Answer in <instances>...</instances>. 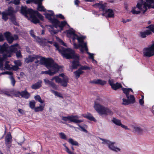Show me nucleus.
<instances>
[{
    "mask_svg": "<svg viewBox=\"0 0 154 154\" xmlns=\"http://www.w3.org/2000/svg\"><path fill=\"white\" fill-rule=\"evenodd\" d=\"M102 15L106 17L113 18L114 17V13L113 10L110 9H106L105 8Z\"/></svg>",
    "mask_w": 154,
    "mask_h": 154,
    "instance_id": "16",
    "label": "nucleus"
},
{
    "mask_svg": "<svg viewBox=\"0 0 154 154\" xmlns=\"http://www.w3.org/2000/svg\"><path fill=\"white\" fill-rule=\"evenodd\" d=\"M20 13L26 18H28L29 16L31 21L34 24L39 23V19L43 20V17L38 11L28 8L26 6L21 7Z\"/></svg>",
    "mask_w": 154,
    "mask_h": 154,
    "instance_id": "6",
    "label": "nucleus"
},
{
    "mask_svg": "<svg viewBox=\"0 0 154 154\" xmlns=\"http://www.w3.org/2000/svg\"><path fill=\"white\" fill-rule=\"evenodd\" d=\"M51 69H49L48 71H42V74H49L50 75H52L56 74L57 72L59 73L60 69L62 68H51Z\"/></svg>",
    "mask_w": 154,
    "mask_h": 154,
    "instance_id": "17",
    "label": "nucleus"
},
{
    "mask_svg": "<svg viewBox=\"0 0 154 154\" xmlns=\"http://www.w3.org/2000/svg\"><path fill=\"white\" fill-rule=\"evenodd\" d=\"M67 125L70 127L71 128H72V127H73L74 128H75V127L73 126L72 125H69V124H67Z\"/></svg>",
    "mask_w": 154,
    "mask_h": 154,
    "instance_id": "62",
    "label": "nucleus"
},
{
    "mask_svg": "<svg viewBox=\"0 0 154 154\" xmlns=\"http://www.w3.org/2000/svg\"><path fill=\"white\" fill-rule=\"evenodd\" d=\"M121 126L122 128L125 129L126 130H130V129L128 128L127 126H125V125H122V124L121 125Z\"/></svg>",
    "mask_w": 154,
    "mask_h": 154,
    "instance_id": "54",
    "label": "nucleus"
},
{
    "mask_svg": "<svg viewBox=\"0 0 154 154\" xmlns=\"http://www.w3.org/2000/svg\"><path fill=\"white\" fill-rule=\"evenodd\" d=\"M48 11L50 12V14L46 13L45 14L46 17L52 24V25L49 26L48 28L49 30L51 35H53L58 32V30L57 29V28L58 26L61 29H62L63 28L65 25L69 27V25L66 21H64L60 22L58 20L54 18V13L52 11L49 10Z\"/></svg>",
    "mask_w": 154,
    "mask_h": 154,
    "instance_id": "4",
    "label": "nucleus"
},
{
    "mask_svg": "<svg viewBox=\"0 0 154 154\" xmlns=\"http://www.w3.org/2000/svg\"><path fill=\"white\" fill-rule=\"evenodd\" d=\"M92 60V62L94 63H96V61L94 59V58L93 59V60Z\"/></svg>",
    "mask_w": 154,
    "mask_h": 154,
    "instance_id": "61",
    "label": "nucleus"
},
{
    "mask_svg": "<svg viewBox=\"0 0 154 154\" xmlns=\"http://www.w3.org/2000/svg\"><path fill=\"white\" fill-rule=\"evenodd\" d=\"M18 112L21 114H24V112L22 109H18Z\"/></svg>",
    "mask_w": 154,
    "mask_h": 154,
    "instance_id": "55",
    "label": "nucleus"
},
{
    "mask_svg": "<svg viewBox=\"0 0 154 154\" xmlns=\"http://www.w3.org/2000/svg\"><path fill=\"white\" fill-rule=\"evenodd\" d=\"M150 8L154 9V0H139L136 7L132 8L131 12L133 14H138L140 12L138 9L142 11L144 13L148 9Z\"/></svg>",
    "mask_w": 154,
    "mask_h": 154,
    "instance_id": "7",
    "label": "nucleus"
},
{
    "mask_svg": "<svg viewBox=\"0 0 154 154\" xmlns=\"http://www.w3.org/2000/svg\"><path fill=\"white\" fill-rule=\"evenodd\" d=\"M12 141H5V143L6 146L9 148H10L11 146Z\"/></svg>",
    "mask_w": 154,
    "mask_h": 154,
    "instance_id": "46",
    "label": "nucleus"
},
{
    "mask_svg": "<svg viewBox=\"0 0 154 154\" xmlns=\"http://www.w3.org/2000/svg\"><path fill=\"white\" fill-rule=\"evenodd\" d=\"M91 83L92 84H100L101 85H104L106 83V82L105 81L102 80L100 79H95L91 82Z\"/></svg>",
    "mask_w": 154,
    "mask_h": 154,
    "instance_id": "26",
    "label": "nucleus"
},
{
    "mask_svg": "<svg viewBox=\"0 0 154 154\" xmlns=\"http://www.w3.org/2000/svg\"><path fill=\"white\" fill-rule=\"evenodd\" d=\"M139 102L140 105H143L144 103V101L143 99H140L139 100Z\"/></svg>",
    "mask_w": 154,
    "mask_h": 154,
    "instance_id": "53",
    "label": "nucleus"
},
{
    "mask_svg": "<svg viewBox=\"0 0 154 154\" xmlns=\"http://www.w3.org/2000/svg\"><path fill=\"white\" fill-rule=\"evenodd\" d=\"M103 103L102 99H97L94 102V106L95 110L100 115H112L113 112L109 108L101 105Z\"/></svg>",
    "mask_w": 154,
    "mask_h": 154,
    "instance_id": "8",
    "label": "nucleus"
},
{
    "mask_svg": "<svg viewBox=\"0 0 154 154\" xmlns=\"http://www.w3.org/2000/svg\"><path fill=\"white\" fill-rule=\"evenodd\" d=\"M42 81L39 80L37 83L32 85L31 88L33 89H37L39 88L42 86Z\"/></svg>",
    "mask_w": 154,
    "mask_h": 154,
    "instance_id": "27",
    "label": "nucleus"
},
{
    "mask_svg": "<svg viewBox=\"0 0 154 154\" xmlns=\"http://www.w3.org/2000/svg\"><path fill=\"white\" fill-rule=\"evenodd\" d=\"M17 93L20 95L21 97L26 99L28 98L30 96V94L27 91L26 89H25L24 91L21 92L18 91Z\"/></svg>",
    "mask_w": 154,
    "mask_h": 154,
    "instance_id": "23",
    "label": "nucleus"
},
{
    "mask_svg": "<svg viewBox=\"0 0 154 154\" xmlns=\"http://www.w3.org/2000/svg\"><path fill=\"white\" fill-rule=\"evenodd\" d=\"M1 70H5V69L8 70V71H4L0 74V75L8 74L9 75V78L11 81V83L12 85L14 86L15 85L16 81L12 75L13 73L12 70L16 71L19 68H1Z\"/></svg>",
    "mask_w": 154,
    "mask_h": 154,
    "instance_id": "10",
    "label": "nucleus"
},
{
    "mask_svg": "<svg viewBox=\"0 0 154 154\" xmlns=\"http://www.w3.org/2000/svg\"><path fill=\"white\" fill-rule=\"evenodd\" d=\"M14 63L17 67L20 66L21 65V63L20 61L19 60L15 61H14Z\"/></svg>",
    "mask_w": 154,
    "mask_h": 154,
    "instance_id": "45",
    "label": "nucleus"
},
{
    "mask_svg": "<svg viewBox=\"0 0 154 154\" xmlns=\"http://www.w3.org/2000/svg\"><path fill=\"white\" fill-rule=\"evenodd\" d=\"M56 17L57 18H59L61 19H63L64 17L61 14H58L56 15Z\"/></svg>",
    "mask_w": 154,
    "mask_h": 154,
    "instance_id": "48",
    "label": "nucleus"
},
{
    "mask_svg": "<svg viewBox=\"0 0 154 154\" xmlns=\"http://www.w3.org/2000/svg\"><path fill=\"white\" fill-rule=\"evenodd\" d=\"M62 119L65 121L69 120V116L66 117L63 116L62 118Z\"/></svg>",
    "mask_w": 154,
    "mask_h": 154,
    "instance_id": "49",
    "label": "nucleus"
},
{
    "mask_svg": "<svg viewBox=\"0 0 154 154\" xmlns=\"http://www.w3.org/2000/svg\"><path fill=\"white\" fill-rule=\"evenodd\" d=\"M54 45L59 52L61 53L63 57L67 59L73 58L76 60V61H74L73 62L72 64L74 66L72 67H75V66H79V63L78 61L79 59V55L75 53L73 50L70 48H60L59 47L58 44L56 43H54Z\"/></svg>",
    "mask_w": 154,
    "mask_h": 154,
    "instance_id": "5",
    "label": "nucleus"
},
{
    "mask_svg": "<svg viewBox=\"0 0 154 154\" xmlns=\"http://www.w3.org/2000/svg\"><path fill=\"white\" fill-rule=\"evenodd\" d=\"M149 29L147 30L144 32H141L140 33V35L142 38H145L147 35L152 34V32L154 33V25H151L149 26L148 27Z\"/></svg>",
    "mask_w": 154,
    "mask_h": 154,
    "instance_id": "13",
    "label": "nucleus"
},
{
    "mask_svg": "<svg viewBox=\"0 0 154 154\" xmlns=\"http://www.w3.org/2000/svg\"><path fill=\"white\" fill-rule=\"evenodd\" d=\"M85 2H95L96 0H84Z\"/></svg>",
    "mask_w": 154,
    "mask_h": 154,
    "instance_id": "59",
    "label": "nucleus"
},
{
    "mask_svg": "<svg viewBox=\"0 0 154 154\" xmlns=\"http://www.w3.org/2000/svg\"><path fill=\"white\" fill-rule=\"evenodd\" d=\"M115 143L111 142L108 145V147L111 150L116 152L120 151L121 150L120 149L115 146L114 145Z\"/></svg>",
    "mask_w": 154,
    "mask_h": 154,
    "instance_id": "20",
    "label": "nucleus"
},
{
    "mask_svg": "<svg viewBox=\"0 0 154 154\" xmlns=\"http://www.w3.org/2000/svg\"><path fill=\"white\" fill-rule=\"evenodd\" d=\"M113 85H115L114 86V88L113 87H112V88L114 90H116L122 87L121 84L118 83L114 84Z\"/></svg>",
    "mask_w": 154,
    "mask_h": 154,
    "instance_id": "36",
    "label": "nucleus"
},
{
    "mask_svg": "<svg viewBox=\"0 0 154 154\" xmlns=\"http://www.w3.org/2000/svg\"><path fill=\"white\" fill-rule=\"evenodd\" d=\"M127 22H129L131 21V20L130 19H127L126 20Z\"/></svg>",
    "mask_w": 154,
    "mask_h": 154,
    "instance_id": "63",
    "label": "nucleus"
},
{
    "mask_svg": "<svg viewBox=\"0 0 154 154\" xmlns=\"http://www.w3.org/2000/svg\"><path fill=\"white\" fill-rule=\"evenodd\" d=\"M100 139L103 141V142L102 143V144H107L108 146V145L111 142V141H110L109 140H108L101 138H100Z\"/></svg>",
    "mask_w": 154,
    "mask_h": 154,
    "instance_id": "39",
    "label": "nucleus"
},
{
    "mask_svg": "<svg viewBox=\"0 0 154 154\" xmlns=\"http://www.w3.org/2000/svg\"><path fill=\"white\" fill-rule=\"evenodd\" d=\"M17 12V11H15L12 7H9L8 10H5L2 13V19L6 21L8 19V16H11L13 14H15Z\"/></svg>",
    "mask_w": 154,
    "mask_h": 154,
    "instance_id": "12",
    "label": "nucleus"
},
{
    "mask_svg": "<svg viewBox=\"0 0 154 154\" xmlns=\"http://www.w3.org/2000/svg\"><path fill=\"white\" fill-rule=\"evenodd\" d=\"M20 0H12L9 2V4L13 3L15 5H18L20 4Z\"/></svg>",
    "mask_w": 154,
    "mask_h": 154,
    "instance_id": "41",
    "label": "nucleus"
},
{
    "mask_svg": "<svg viewBox=\"0 0 154 154\" xmlns=\"http://www.w3.org/2000/svg\"><path fill=\"white\" fill-rule=\"evenodd\" d=\"M4 39V38L3 35L2 33H0V42L3 41Z\"/></svg>",
    "mask_w": 154,
    "mask_h": 154,
    "instance_id": "56",
    "label": "nucleus"
},
{
    "mask_svg": "<svg viewBox=\"0 0 154 154\" xmlns=\"http://www.w3.org/2000/svg\"><path fill=\"white\" fill-rule=\"evenodd\" d=\"M102 3L103 2L101 1L100 2L98 3H96L95 4L93 5L92 6L95 8H98L100 9H101L103 11L106 8V5L107 4L105 3L104 4H103Z\"/></svg>",
    "mask_w": 154,
    "mask_h": 154,
    "instance_id": "19",
    "label": "nucleus"
},
{
    "mask_svg": "<svg viewBox=\"0 0 154 154\" xmlns=\"http://www.w3.org/2000/svg\"><path fill=\"white\" fill-rule=\"evenodd\" d=\"M35 102L34 100L31 101L29 103V106L32 109H34L35 108Z\"/></svg>",
    "mask_w": 154,
    "mask_h": 154,
    "instance_id": "38",
    "label": "nucleus"
},
{
    "mask_svg": "<svg viewBox=\"0 0 154 154\" xmlns=\"http://www.w3.org/2000/svg\"><path fill=\"white\" fill-rule=\"evenodd\" d=\"M51 91L56 96H57L58 97H63L62 96L61 94H60L58 92L54 90H51Z\"/></svg>",
    "mask_w": 154,
    "mask_h": 154,
    "instance_id": "44",
    "label": "nucleus"
},
{
    "mask_svg": "<svg viewBox=\"0 0 154 154\" xmlns=\"http://www.w3.org/2000/svg\"><path fill=\"white\" fill-rule=\"evenodd\" d=\"M45 106V104L40 105L39 106L34 108V111L36 112H42L44 110Z\"/></svg>",
    "mask_w": 154,
    "mask_h": 154,
    "instance_id": "29",
    "label": "nucleus"
},
{
    "mask_svg": "<svg viewBox=\"0 0 154 154\" xmlns=\"http://www.w3.org/2000/svg\"><path fill=\"white\" fill-rule=\"evenodd\" d=\"M68 142L73 145L78 146L79 145V143L77 141L74 140L72 138L69 139L68 140Z\"/></svg>",
    "mask_w": 154,
    "mask_h": 154,
    "instance_id": "33",
    "label": "nucleus"
},
{
    "mask_svg": "<svg viewBox=\"0 0 154 154\" xmlns=\"http://www.w3.org/2000/svg\"><path fill=\"white\" fill-rule=\"evenodd\" d=\"M59 76L61 77L62 79H61L58 76H56L52 78L51 79V81L55 80L56 83H60L61 85L63 87H66L69 82V78L68 77L65 75L64 73L60 74Z\"/></svg>",
    "mask_w": 154,
    "mask_h": 154,
    "instance_id": "9",
    "label": "nucleus"
},
{
    "mask_svg": "<svg viewBox=\"0 0 154 154\" xmlns=\"http://www.w3.org/2000/svg\"><path fill=\"white\" fill-rule=\"evenodd\" d=\"M122 100H123V103H122V104L123 105H127L130 104V103H129V102L128 99L127 100L126 99L123 98L122 99Z\"/></svg>",
    "mask_w": 154,
    "mask_h": 154,
    "instance_id": "42",
    "label": "nucleus"
},
{
    "mask_svg": "<svg viewBox=\"0 0 154 154\" xmlns=\"http://www.w3.org/2000/svg\"><path fill=\"white\" fill-rule=\"evenodd\" d=\"M109 83L111 86V87H113L114 88V86L115 85H113L114 84L113 83V81L112 79H109Z\"/></svg>",
    "mask_w": 154,
    "mask_h": 154,
    "instance_id": "47",
    "label": "nucleus"
},
{
    "mask_svg": "<svg viewBox=\"0 0 154 154\" xmlns=\"http://www.w3.org/2000/svg\"><path fill=\"white\" fill-rule=\"evenodd\" d=\"M112 121L114 123L117 125L121 126L122 125L121 120L116 118H113Z\"/></svg>",
    "mask_w": 154,
    "mask_h": 154,
    "instance_id": "32",
    "label": "nucleus"
},
{
    "mask_svg": "<svg viewBox=\"0 0 154 154\" xmlns=\"http://www.w3.org/2000/svg\"><path fill=\"white\" fill-rule=\"evenodd\" d=\"M61 138L63 139L66 140V136L63 133H60L59 134Z\"/></svg>",
    "mask_w": 154,
    "mask_h": 154,
    "instance_id": "43",
    "label": "nucleus"
},
{
    "mask_svg": "<svg viewBox=\"0 0 154 154\" xmlns=\"http://www.w3.org/2000/svg\"><path fill=\"white\" fill-rule=\"evenodd\" d=\"M4 35L9 44L12 43L14 40H17L18 38L17 35H15L13 36L11 35V33L9 32H5Z\"/></svg>",
    "mask_w": 154,
    "mask_h": 154,
    "instance_id": "14",
    "label": "nucleus"
},
{
    "mask_svg": "<svg viewBox=\"0 0 154 154\" xmlns=\"http://www.w3.org/2000/svg\"><path fill=\"white\" fill-rule=\"evenodd\" d=\"M20 47L17 44H16L9 47L8 45L5 43L0 45V67H3L4 61L8 57L11 56L13 52L16 54L17 58H21L22 56L20 50Z\"/></svg>",
    "mask_w": 154,
    "mask_h": 154,
    "instance_id": "2",
    "label": "nucleus"
},
{
    "mask_svg": "<svg viewBox=\"0 0 154 154\" xmlns=\"http://www.w3.org/2000/svg\"><path fill=\"white\" fill-rule=\"evenodd\" d=\"M34 65L38 66L39 65H44L47 67H60L55 63L53 59L50 58H46L38 55H33L29 56L25 59V62L27 63L31 62L34 60Z\"/></svg>",
    "mask_w": 154,
    "mask_h": 154,
    "instance_id": "3",
    "label": "nucleus"
},
{
    "mask_svg": "<svg viewBox=\"0 0 154 154\" xmlns=\"http://www.w3.org/2000/svg\"><path fill=\"white\" fill-rule=\"evenodd\" d=\"M122 90L124 93L125 94L127 98H128V95H129V94L130 91H131L132 92H133L131 88H122Z\"/></svg>",
    "mask_w": 154,
    "mask_h": 154,
    "instance_id": "30",
    "label": "nucleus"
},
{
    "mask_svg": "<svg viewBox=\"0 0 154 154\" xmlns=\"http://www.w3.org/2000/svg\"><path fill=\"white\" fill-rule=\"evenodd\" d=\"M122 21L124 23H126L127 22V21H126V20H125V19H122Z\"/></svg>",
    "mask_w": 154,
    "mask_h": 154,
    "instance_id": "60",
    "label": "nucleus"
},
{
    "mask_svg": "<svg viewBox=\"0 0 154 154\" xmlns=\"http://www.w3.org/2000/svg\"><path fill=\"white\" fill-rule=\"evenodd\" d=\"M34 98L36 100H37L41 103H43L44 102V101L42 99L41 97L39 95L35 96Z\"/></svg>",
    "mask_w": 154,
    "mask_h": 154,
    "instance_id": "35",
    "label": "nucleus"
},
{
    "mask_svg": "<svg viewBox=\"0 0 154 154\" xmlns=\"http://www.w3.org/2000/svg\"><path fill=\"white\" fill-rule=\"evenodd\" d=\"M89 69L90 68H80V69L74 72V73L76 78L78 79L80 75L83 72L82 70Z\"/></svg>",
    "mask_w": 154,
    "mask_h": 154,
    "instance_id": "25",
    "label": "nucleus"
},
{
    "mask_svg": "<svg viewBox=\"0 0 154 154\" xmlns=\"http://www.w3.org/2000/svg\"><path fill=\"white\" fill-rule=\"evenodd\" d=\"M14 14H13L11 15V16H10L11 17V19L13 23L15 25H17V23L16 21V19L15 16L14 15Z\"/></svg>",
    "mask_w": 154,
    "mask_h": 154,
    "instance_id": "37",
    "label": "nucleus"
},
{
    "mask_svg": "<svg viewBox=\"0 0 154 154\" xmlns=\"http://www.w3.org/2000/svg\"><path fill=\"white\" fill-rule=\"evenodd\" d=\"M30 33L31 36L33 37L38 42L39 44L42 46H45L46 45V41L43 40L38 37H36L34 34V32L32 30H31L30 31Z\"/></svg>",
    "mask_w": 154,
    "mask_h": 154,
    "instance_id": "15",
    "label": "nucleus"
},
{
    "mask_svg": "<svg viewBox=\"0 0 154 154\" xmlns=\"http://www.w3.org/2000/svg\"><path fill=\"white\" fill-rule=\"evenodd\" d=\"M143 52L144 56L150 57L154 55V43L148 47L144 48Z\"/></svg>",
    "mask_w": 154,
    "mask_h": 154,
    "instance_id": "11",
    "label": "nucleus"
},
{
    "mask_svg": "<svg viewBox=\"0 0 154 154\" xmlns=\"http://www.w3.org/2000/svg\"><path fill=\"white\" fill-rule=\"evenodd\" d=\"M80 117L78 116H69V120L76 123L82 122L83 121L82 119H78Z\"/></svg>",
    "mask_w": 154,
    "mask_h": 154,
    "instance_id": "18",
    "label": "nucleus"
},
{
    "mask_svg": "<svg viewBox=\"0 0 154 154\" xmlns=\"http://www.w3.org/2000/svg\"><path fill=\"white\" fill-rule=\"evenodd\" d=\"M83 116L84 117L94 122L96 121V119L92 116L91 114L89 113L84 114L83 115Z\"/></svg>",
    "mask_w": 154,
    "mask_h": 154,
    "instance_id": "28",
    "label": "nucleus"
},
{
    "mask_svg": "<svg viewBox=\"0 0 154 154\" xmlns=\"http://www.w3.org/2000/svg\"><path fill=\"white\" fill-rule=\"evenodd\" d=\"M66 33L67 36L69 38L70 42L73 44L74 48L78 49L80 47L81 48L80 51L81 52L83 53L85 51H86L87 53L88 54L89 58L93 60L95 54L88 52L87 43L84 41L85 38V36H78L75 33V31L72 28L66 30Z\"/></svg>",
    "mask_w": 154,
    "mask_h": 154,
    "instance_id": "1",
    "label": "nucleus"
},
{
    "mask_svg": "<svg viewBox=\"0 0 154 154\" xmlns=\"http://www.w3.org/2000/svg\"><path fill=\"white\" fill-rule=\"evenodd\" d=\"M3 93L5 94L6 95L8 96H11V94H10V92L9 91H4V92Z\"/></svg>",
    "mask_w": 154,
    "mask_h": 154,
    "instance_id": "50",
    "label": "nucleus"
},
{
    "mask_svg": "<svg viewBox=\"0 0 154 154\" xmlns=\"http://www.w3.org/2000/svg\"><path fill=\"white\" fill-rule=\"evenodd\" d=\"M59 42H60L61 44L64 46H66V44L65 43L62 41L60 39Z\"/></svg>",
    "mask_w": 154,
    "mask_h": 154,
    "instance_id": "57",
    "label": "nucleus"
},
{
    "mask_svg": "<svg viewBox=\"0 0 154 154\" xmlns=\"http://www.w3.org/2000/svg\"><path fill=\"white\" fill-rule=\"evenodd\" d=\"M42 1L43 0H40L36 4L38 5L37 10L40 11L45 12L46 11V9L42 5Z\"/></svg>",
    "mask_w": 154,
    "mask_h": 154,
    "instance_id": "24",
    "label": "nucleus"
},
{
    "mask_svg": "<svg viewBox=\"0 0 154 154\" xmlns=\"http://www.w3.org/2000/svg\"><path fill=\"white\" fill-rule=\"evenodd\" d=\"M74 2L75 5L78 6V5L79 2L78 0H75Z\"/></svg>",
    "mask_w": 154,
    "mask_h": 154,
    "instance_id": "58",
    "label": "nucleus"
},
{
    "mask_svg": "<svg viewBox=\"0 0 154 154\" xmlns=\"http://www.w3.org/2000/svg\"><path fill=\"white\" fill-rule=\"evenodd\" d=\"M132 127L134 131L138 134H141L143 133V130L141 127L137 125H133Z\"/></svg>",
    "mask_w": 154,
    "mask_h": 154,
    "instance_id": "22",
    "label": "nucleus"
},
{
    "mask_svg": "<svg viewBox=\"0 0 154 154\" xmlns=\"http://www.w3.org/2000/svg\"><path fill=\"white\" fill-rule=\"evenodd\" d=\"M44 81L45 85L50 86L54 89H57V87L56 85L52 81H50L47 79H44Z\"/></svg>",
    "mask_w": 154,
    "mask_h": 154,
    "instance_id": "21",
    "label": "nucleus"
},
{
    "mask_svg": "<svg viewBox=\"0 0 154 154\" xmlns=\"http://www.w3.org/2000/svg\"><path fill=\"white\" fill-rule=\"evenodd\" d=\"M12 137L10 133H8L5 137V141H12Z\"/></svg>",
    "mask_w": 154,
    "mask_h": 154,
    "instance_id": "34",
    "label": "nucleus"
},
{
    "mask_svg": "<svg viewBox=\"0 0 154 154\" xmlns=\"http://www.w3.org/2000/svg\"><path fill=\"white\" fill-rule=\"evenodd\" d=\"M9 63V62L8 61H6L5 63V67H15L14 66H12L11 67H10V66L8 64V63Z\"/></svg>",
    "mask_w": 154,
    "mask_h": 154,
    "instance_id": "51",
    "label": "nucleus"
},
{
    "mask_svg": "<svg viewBox=\"0 0 154 154\" xmlns=\"http://www.w3.org/2000/svg\"><path fill=\"white\" fill-rule=\"evenodd\" d=\"M18 145H21L23 144V142H21L20 143H18Z\"/></svg>",
    "mask_w": 154,
    "mask_h": 154,
    "instance_id": "64",
    "label": "nucleus"
},
{
    "mask_svg": "<svg viewBox=\"0 0 154 154\" xmlns=\"http://www.w3.org/2000/svg\"><path fill=\"white\" fill-rule=\"evenodd\" d=\"M63 146H64V147L65 148V150L69 154H75L73 153V152L71 151L68 148V147L66 146V144H63Z\"/></svg>",
    "mask_w": 154,
    "mask_h": 154,
    "instance_id": "40",
    "label": "nucleus"
},
{
    "mask_svg": "<svg viewBox=\"0 0 154 154\" xmlns=\"http://www.w3.org/2000/svg\"><path fill=\"white\" fill-rule=\"evenodd\" d=\"M128 99L130 104H133L135 102V98L133 95H128V98H127Z\"/></svg>",
    "mask_w": 154,
    "mask_h": 154,
    "instance_id": "31",
    "label": "nucleus"
},
{
    "mask_svg": "<svg viewBox=\"0 0 154 154\" xmlns=\"http://www.w3.org/2000/svg\"><path fill=\"white\" fill-rule=\"evenodd\" d=\"M78 125L82 129V131H83L85 132H86V133L87 132V131L83 127L79 125Z\"/></svg>",
    "mask_w": 154,
    "mask_h": 154,
    "instance_id": "52",
    "label": "nucleus"
}]
</instances>
